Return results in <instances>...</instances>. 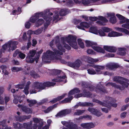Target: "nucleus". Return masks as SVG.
Listing matches in <instances>:
<instances>
[{
	"label": "nucleus",
	"mask_w": 129,
	"mask_h": 129,
	"mask_svg": "<svg viewBox=\"0 0 129 129\" xmlns=\"http://www.w3.org/2000/svg\"><path fill=\"white\" fill-rule=\"evenodd\" d=\"M77 37L75 36L69 35L67 37H62L61 38V40L63 44L64 45V48L68 50H70L71 49V47L65 43L67 41L69 44L72 47L75 49H77L78 47L76 42Z\"/></svg>",
	"instance_id": "1"
},
{
	"label": "nucleus",
	"mask_w": 129,
	"mask_h": 129,
	"mask_svg": "<svg viewBox=\"0 0 129 129\" xmlns=\"http://www.w3.org/2000/svg\"><path fill=\"white\" fill-rule=\"evenodd\" d=\"M107 99H109L108 100H106L104 101L106 103L97 99L95 100L94 101L103 106L109 108L110 109L111 106L115 108L117 107V104L115 103L114 100L112 98L108 97Z\"/></svg>",
	"instance_id": "2"
},
{
	"label": "nucleus",
	"mask_w": 129,
	"mask_h": 129,
	"mask_svg": "<svg viewBox=\"0 0 129 129\" xmlns=\"http://www.w3.org/2000/svg\"><path fill=\"white\" fill-rule=\"evenodd\" d=\"M55 84V83L49 81L43 83L35 82L34 83L33 86L35 89L43 90L45 89L46 87L53 86Z\"/></svg>",
	"instance_id": "3"
},
{
	"label": "nucleus",
	"mask_w": 129,
	"mask_h": 129,
	"mask_svg": "<svg viewBox=\"0 0 129 129\" xmlns=\"http://www.w3.org/2000/svg\"><path fill=\"white\" fill-rule=\"evenodd\" d=\"M18 44V42L17 41H9L7 43H5L3 46L2 49V52H4L5 51L7 48L8 47L9 48L8 50L9 52L15 50L17 47V45Z\"/></svg>",
	"instance_id": "4"
},
{
	"label": "nucleus",
	"mask_w": 129,
	"mask_h": 129,
	"mask_svg": "<svg viewBox=\"0 0 129 129\" xmlns=\"http://www.w3.org/2000/svg\"><path fill=\"white\" fill-rule=\"evenodd\" d=\"M116 16L119 20L120 24H122H122L121 25L122 26L129 29V19L126 18L124 17L120 14H116Z\"/></svg>",
	"instance_id": "5"
},
{
	"label": "nucleus",
	"mask_w": 129,
	"mask_h": 129,
	"mask_svg": "<svg viewBox=\"0 0 129 129\" xmlns=\"http://www.w3.org/2000/svg\"><path fill=\"white\" fill-rule=\"evenodd\" d=\"M39 58V55L36 56H35V57L27 55L26 57L25 60L26 62L29 63H32L34 62L35 61L37 63L38 62Z\"/></svg>",
	"instance_id": "6"
},
{
	"label": "nucleus",
	"mask_w": 129,
	"mask_h": 129,
	"mask_svg": "<svg viewBox=\"0 0 129 129\" xmlns=\"http://www.w3.org/2000/svg\"><path fill=\"white\" fill-rule=\"evenodd\" d=\"M43 13L42 12L37 13L35 14L34 17L30 18L29 21L32 23H34L37 19H39L40 17L43 16Z\"/></svg>",
	"instance_id": "7"
},
{
	"label": "nucleus",
	"mask_w": 129,
	"mask_h": 129,
	"mask_svg": "<svg viewBox=\"0 0 129 129\" xmlns=\"http://www.w3.org/2000/svg\"><path fill=\"white\" fill-rule=\"evenodd\" d=\"M81 63L80 60L77 59L74 62H69L68 63V65L70 67L73 68H79L80 66Z\"/></svg>",
	"instance_id": "8"
},
{
	"label": "nucleus",
	"mask_w": 129,
	"mask_h": 129,
	"mask_svg": "<svg viewBox=\"0 0 129 129\" xmlns=\"http://www.w3.org/2000/svg\"><path fill=\"white\" fill-rule=\"evenodd\" d=\"M70 112L69 110L65 109L62 110L58 112L56 115L57 117H61L66 116L67 115L70 113Z\"/></svg>",
	"instance_id": "9"
},
{
	"label": "nucleus",
	"mask_w": 129,
	"mask_h": 129,
	"mask_svg": "<svg viewBox=\"0 0 129 129\" xmlns=\"http://www.w3.org/2000/svg\"><path fill=\"white\" fill-rule=\"evenodd\" d=\"M88 110L92 114L97 116L99 117L102 115V114L101 112L95 109L89 107Z\"/></svg>",
	"instance_id": "10"
},
{
	"label": "nucleus",
	"mask_w": 129,
	"mask_h": 129,
	"mask_svg": "<svg viewBox=\"0 0 129 129\" xmlns=\"http://www.w3.org/2000/svg\"><path fill=\"white\" fill-rule=\"evenodd\" d=\"M103 48L106 51L110 52H115L117 50L116 47L113 46L105 45Z\"/></svg>",
	"instance_id": "11"
},
{
	"label": "nucleus",
	"mask_w": 129,
	"mask_h": 129,
	"mask_svg": "<svg viewBox=\"0 0 129 129\" xmlns=\"http://www.w3.org/2000/svg\"><path fill=\"white\" fill-rule=\"evenodd\" d=\"M54 43L56 44V46L59 51L64 52H65V50L64 48L62 45L60 44L59 39L55 40Z\"/></svg>",
	"instance_id": "12"
},
{
	"label": "nucleus",
	"mask_w": 129,
	"mask_h": 129,
	"mask_svg": "<svg viewBox=\"0 0 129 129\" xmlns=\"http://www.w3.org/2000/svg\"><path fill=\"white\" fill-rule=\"evenodd\" d=\"M31 117L30 115L28 116L25 115L21 116H15V117L17 121L19 122H22L26 119L27 120L29 119Z\"/></svg>",
	"instance_id": "13"
},
{
	"label": "nucleus",
	"mask_w": 129,
	"mask_h": 129,
	"mask_svg": "<svg viewBox=\"0 0 129 129\" xmlns=\"http://www.w3.org/2000/svg\"><path fill=\"white\" fill-rule=\"evenodd\" d=\"M53 50L54 52H53L50 51V50H48L47 51V53L50 56L54 55L56 54H59L61 55L63 54V53L62 52H60L57 49H54Z\"/></svg>",
	"instance_id": "14"
},
{
	"label": "nucleus",
	"mask_w": 129,
	"mask_h": 129,
	"mask_svg": "<svg viewBox=\"0 0 129 129\" xmlns=\"http://www.w3.org/2000/svg\"><path fill=\"white\" fill-rule=\"evenodd\" d=\"M81 126L83 128L87 129H90L95 126L94 124L92 122L81 123Z\"/></svg>",
	"instance_id": "15"
},
{
	"label": "nucleus",
	"mask_w": 129,
	"mask_h": 129,
	"mask_svg": "<svg viewBox=\"0 0 129 129\" xmlns=\"http://www.w3.org/2000/svg\"><path fill=\"white\" fill-rule=\"evenodd\" d=\"M89 26V24L87 22H82L80 23V25L78 26L77 27L79 29L84 30V28H88Z\"/></svg>",
	"instance_id": "16"
},
{
	"label": "nucleus",
	"mask_w": 129,
	"mask_h": 129,
	"mask_svg": "<svg viewBox=\"0 0 129 129\" xmlns=\"http://www.w3.org/2000/svg\"><path fill=\"white\" fill-rule=\"evenodd\" d=\"M114 81L116 82H117L120 83H121V82L122 80H125V81L129 82V80L125 78H124L119 77V76H115V77L113 78Z\"/></svg>",
	"instance_id": "17"
},
{
	"label": "nucleus",
	"mask_w": 129,
	"mask_h": 129,
	"mask_svg": "<svg viewBox=\"0 0 129 129\" xmlns=\"http://www.w3.org/2000/svg\"><path fill=\"white\" fill-rule=\"evenodd\" d=\"M67 94L66 93L63 94L61 95L57 96V98L53 99L52 100L50 101V102L54 103L57 102L59 101L62 99L67 95Z\"/></svg>",
	"instance_id": "18"
},
{
	"label": "nucleus",
	"mask_w": 129,
	"mask_h": 129,
	"mask_svg": "<svg viewBox=\"0 0 129 129\" xmlns=\"http://www.w3.org/2000/svg\"><path fill=\"white\" fill-rule=\"evenodd\" d=\"M81 91L78 88L76 87L71 90L69 92L68 96L69 97L70 95L79 93Z\"/></svg>",
	"instance_id": "19"
},
{
	"label": "nucleus",
	"mask_w": 129,
	"mask_h": 129,
	"mask_svg": "<svg viewBox=\"0 0 129 129\" xmlns=\"http://www.w3.org/2000/svg\"><path fill=\"white\" fill-rule=\"evenodd\" d=\"M120 84H121L122 86H120L118 85L119 88H117L121 90H124L125 88H127L129 85V83H128V82L126 81L124 82L123 80L121 81Z\"/></svg>",
	"instance_id": "20"
},
{
	"label": "nucleus",
	"mask_w": 129,
	"mask_h": 129,
	"mask_svg": "<svg viewBox=\"0 0 129 129\" xmlns=\"http://www.w3.org/2000/svg\"><path fill=\"white\" fill-rule=\"evenodd\" d=\"M95 91L96 93H100L101 94L103 93H107L106 89L104 87H100L98 88H96Z\"/></svg>",
	"instance_id": "21"
},
{
	"label": "nucleus",
	"mask_w": 129,
	"mask_h": 129,
	"mask_svg": "<svg viewBox=\"0 0 129 129\" xmlns=\"http://www.w3.org/2000/svg\"><path fill=\"white\" fill-rule=\"evenodd\" d=\"M70 12V11L69 10L66 8H63L60 10L59 13L60 16H63L68 14Z\"/></svg>",
	"instance_id": "22"
},
{
	"label": "nucleus",
	"mask_w": 129,
	"mask_h": 129,
	"mask_svg": "<svg viewBox=\"0 0 129 129\" xmlns=\"http://www.w3.org/2000/svg\"><path fill=\"white\" fill-rule=\"evenodd\" d=\"M122 35V34H120L117 32L112 31L108 33V36L110 37H114L119 36Z\"/></svg>",
	"instance_id": "23"
},
{
	"label": "nucleus",
	"mask_w": 129,
	"mask_h": 129,
	"mask_svg": "<svg viewBox=\"0 0 129 129\" xmlns=\"http://www.w3.org/2000/svg\"><path fill=\"white\" fill-rule=\"evenodd\" d=\"M91 66L94 68L97 69L95 70V71L98 73L100 74H101V73L100 70L104 69L105 68V67L103 66H101L96 65H93Z\"/></svg>",
	"instance_id": "24"
},
{
	"label": "nucleus",
	"mask_w": 129,
	"mask_h": 129,
	"mask_svg": "<svg viewBox=\"0 0 129 129\" xmlns=\"http://www.w3.org/2000/svg\"><path fill=\"white\" fill-rule=\"evenodd\" d=\"M79 106H82V107H85V106H91L92 107L93 106V104L92 103L89 102H79L78 103Z\"/></svg>",
	"instance_id": "25"
},
{
	"label": "nucleus",
	"mask_w": 129,
	"mask_h": 129,
	"mask_svg": "<svg viewBox=\"0 0 129 129\" xmlns=\"http://www.w3.org/2000/svg\"><path fill=\"white\" fill-rule=\"evenodd\" d=\"M66 126L70 129H77L78 127L77 124L72 122H69L66 124Z\"/></svg>",
	"instance_id": "26"
},
{
	"label": "nucleus",
	"mask_w": 129,
	"mask_h": 129,
	"mask_svg": "<svg viewBox=\"0 0 129 129\" xmlns=\"http://www.w3.org/2000/svg\"><path fill=\"white\" fill-rule=\"evenodd\" d=\"M83 60L85 62H87L88 63H90V62H96L97 61H95L94 59L87 56L83 57Z\"/></svg>",
	"instance_id": "27"
},
{
	"label": "nucleus",
	"mask_w": 129,
	"mask_h": 129,
	"mask_svg": "<svg viewBox=\"0 0 129 129\" xmlns=\"http://www.w3.org/2000/svg\"><path fill=\"white\" fill-rule=\"evenodd\" d=\"M13 125L15 128L22 129L23 128L24 123L21 124L19 122L13 123Z\"/></svg>",
	"instance_id": "28"
},
{
	"label": "nucleus",
	"mask_w": 129,
	"mask_h": 129,
	"mask_svg": "<svg viewBox=\"0 0 129 129\" xmlns=\"http://www.w3.org/2000/svg\"><path fill=\"white\" fill-rule=\"evenodd\" d=\"M92 48L95 51L98 52L104 53L105 51L102 48L98 46H92Z\"/></svg>",
	"instance_id": "29"
},
{
	"label": "nucleus",
	"mask_w": 129,
	"mask_h": 129,
	"mask_svg": "<svg viewBox=\"0 0 129 129\" xmlns=\"http://www.w3.org/2000/svg\"><path fill=\"white\" fill-rule=\"evenodd\" d=\"M33 122L30 121L29 122L24 123V128H26L25 129H32Z\"/></svg>",
	"instance_id": "30"
},
{
	"label": "nucleus",
	"mask_w": 129,
	"mask_h": 129,
	"mask_svg": "<svg viewBox=\"0 0 129 129\" xmlns=\"http://www.w3.org/2000/svg\"><path fill=\"white\" fill-rule=\"evenodd\" d=\"M119 55L121 56H124L126 54V49L125 48H118Z\"/></svg>",
	"instance_id": "31"
},
{
	"label": "nucleus",
	"mask_w": 129,
	"mask_h": 129,
	"mask_svg": "<svg viewBox=\"0 0 129 129\" xmlns=\"http://www.w3.org/2000/svg\"><path fill=\"white\" fill-rule=\"evenodd\" d=\"M107 67L110 69L112 70L114 69L118 68L120 66L117 63H115L111 65H108Z\"/></svg>",
	"instance_id": "32"
},
{
	"label": "nucleus",
	"mask_w": 129,
	"mask_h": 129,
	"mask_svg": "<svg viewBox=\"0 0 129 129\" xmlns=\"http://www.w3.org/2000/svg\"><path fill=\"white\" fill-rule=\"evenodd\" d=\"M89 32L92 33L98 34V31L97 28L96 27L94 26H91L89 28Z\"/></svg>",
	"instance_id": "33"
},
{
	"label": "nucleus",
	"mask_w": 129,
	"mask_h": 129,
	"mask_svg": "<svg viewBox=\"0 0 129 129\" xmlns=\"http://www.w3.org/2000/svg\"><path fill=\"white\" fill-rule=\"evenodd\" d=\"M83 96L87 98H90L92 95L90 92L89 91H87L86 90L84 89L83 90Z\"/></svg>",
	"instance_id": "34"
},
{
	"label": "nucleus",
	"mask_w": 129,
	"mask_h": 129,
	"mask_svg": "<svg viewBox=\"0 0 129 129\" xmlns=\"http://www.w3.org/2000/svg\"><path fill=\"white\" fill-rule=\"evenodd\" d=\"M49 55L47 53V52L46 53H44L42 57V60L44 62L46 63H50V61H46V60L48 59V58Z\"/></svg>",
	"instance_id": "35"
},
{
	"label": "nucleus",
	"mask_w": 129,
	"mask_h": 129,
	"mask_svg": "<svg viewBox=\"0 0 129 129\" xmlns=\"http://www.w3.org/2000/svg\"><path fill=\"white\" fill-rule=\"evenodd\" d=\"M66 76H58L57 79H53L52 80V81L54 82H60L62 81L63 80L59 79H65L66 78Z\"/></svg>",
	"instance_id": "36"
},
{
	"label": "nucleus",
	"mask_w": 129,
	"mask_h": 129,
	"mask_svg": "<svg viewBox=\"0 0 129 129\" xmlns=\"http://www.w3.org/2000/svg\"><path fill=\"white\" fill-rule=\"evenodd\" d=\"M30 74L32 77L35 79L40 77L38 74L33 70H32L30 72Z\"/></svg>",
	"instance_id": "37"
},
{
	"label": "nucleus",
	"mask_w": 129,
	"mask_h": 129,
	"mask_svg": "<svg viewBox=\"0 0 129 129\" xmlns=\"http://www.w3.org/2000/svg\"><path fill=\"white\" fill-rule=\"evenodd\" d=\"M22 110L25 113L27 114L31 113L32 112V111L30 108L27 107L25 106L22 107Z\"/></svg>",
	"instance_id": "38"
},
{
	"label": "nucleus",
	"mask_w": 129,
	"mask_h": 129,
	"mask_svg": "<svg viewBox=\"0 0 129 129\" xmlns=\"http://www.w3.org/2000/svg\"><path fill=\"white\" fill-rule=\"evenodd\" d=\"M86 46L87 47L93 46V45H97V44L96 43L91 42L90 41L86 40L85 41Z\"/></svg>",
	"instance_id": "39"
},
{
	"label": "nucleus",
	"mask_w": 129,
	"mask_h": 129,
	"mask_svg": "<svg viewBox=\"0 0 129 129\" xmlns=\"http://www.w3.org/2000/svg\"><path fill=\"white\" fill-rule=\"evenodd\" d=\"M27 101L29 103L28 105L30 107H32L37 103V102L35 100H29L27 99Z\"/></svg>",
	"instance_id": "40"
},
{
	"label": "nucleus",
	"mask_w": 129,
	"mask_h": 129,
	"mask_svg": "<svg viewBox=\"0 0 129 129\" xmlns=\"http://www.w3.org/2000/svg\"><path fill=\"white\" fill-rule=\"evenodd\" d=\"M116 29L119 31L125 33L126 34H129V31L126 29L119 27H117Z\"/></svg>",
	"instance_id": "41"
},
{
	"label": "nucleus",
	"mask_w": 129,
	"mask_h": 129,
	"mask_svg": "<svg viewBox=\"0 0 129 129\" xmlns=\"http://www.w3.org/2000/svg\"><path fill=\"white\" fill-rule=\"evenodd\" d=\"M44 22V20L42 19H38V21L36 22L35 25L36 27H38L43 24Z\"/></svg>",
	"instance_id": "42"
},
{
	"label": "nucleus",
	"mask_w": 129,
	"mask_h": 129,
	"mask_svg": "<svg viewBox=\"0 0 129 129\" xmlns=\"http://www.w3.org/2000/svg\"><path fill=\"white\" fill-rule=\"evenodd\" d=\"M73 98V97L72 96H71L69 98H65L64 100H62L61 102V103L63 104L70 102L71 101Z\"/></svg>",
	"instance_id": "43"
},
{
	"label": "nucleus",
	"mask_w": 129,
	"mask_h": 129,
	"mask_svg": "<svg viewBox=\"0 0 129 129\" xmlns=\"http://www.w3.org/2000/svg\"><path fill=\"white\" fill-rule=\"evenodd\" d=\"M106 86H108L109 85H111L113 87H114L115 88H119L118 85H117L115 83L112 82H109L106 84Z\"/></svg>",
	"instance_id": "44"
},
{
	"label": "nucleus",
	"mask_w": 129,
	"mask_h": 129,
	"mask_svg": "<svg viewBox=\"0 0 129 129\" xmlns=\"http://www.w3.org/2000/svg\"><path fill=\"white\" fill-rule=\"evenodd\" d=\"M85 110H77L76 112L74 113V115H80L84 113Z\"/></svg>",
	"instance_id": "45"
},
{
	"label": "nucleus",
	"mask_w": 129,
	"mask_h": 129,
	"mask_svg": "<svg viewBox=\"0 0 129 129\" xmlns=\"http://www.w3.org/2000/svg\"><path fill=\"white\" fill-rule=\"evenodd\" d=\"M77 41L78 44L79 45L80 47L82 48H84V44L81 39H78Z\"/></svg>",
	"instance_id": "46"
},
{
	"label": "nucleus",
	"mask_w": 129,
	"mask_h": 129,
	"mask_svg": "<svg viewBox=\"0 0 129 129\" xmlns=\"http://www.w3.org/2000/svg\"><path fill=\"white\" fill-rule=\"evenodd\" d=\"M109 21L112 24L115 23L117 22L116 17L114 15L113 16L111 17L110 18Z\"/></svg>",
	"instance_id": "47"
},
{
	"label": "nucleus",
	"mask_w": 129,
	"mask_h": 129,
	"mask_svg": "<svg viewBox=\"0 0 129 129\" xmlns=\"http://www.w3.org/2000/svg\"><path fill=\"white\" fill-rule=\"evenodd\" d=\"M36 53V51L35 50H30L29 51V53L27 55L30 56L34 57V56Z\"/></svg>",
	"instance_id": "48"
},
{
	"label": "nucleus",
	"mask_w": 129,
	"mask_h": 129,
	"mask_svg": "<svg viewBox=\"0 0 129 129\" xmlns=\"http://www.w3.org/2000/svg\"><path fill=\"white\" fill-rule=\"evenodd\" d=\"M52 19V17L50 16H45L44 19L46 21V22L48 23V24H50V21Z\"/></svg>",
	"instance_id": "49"
},
{
	"label": "nucleus",
	"mask_w": 129,
	"mask_h": 129,
	"mask_svg": "<svg viewBox=\"0 0 129 129\" xmlns=\"http://www.w3.org/2000/svg\"><path fill=\"white\" fill-rule=\"evenodd\" d=\"M90 3L89 0H82L81 1V4H82L85 6H87Z\"/></svg>",
	"instance_id": "50"
},
{
	"label": "nucleus",
	"mask_w": 129,
	"mask_h": 129,
	"mask_svg": "<svg viewBox=\"0 0 129 129\" xmlns=\"http://www.w3.org/2000/svg\"><path fill=\"white\" fill-rule=\"evenodd\" d=\"M88 73L91 75H94L96 74V72L94 69L90 68L87 70Z\"/></svg>",
	"instance_id": "51"
},
{
	"label": "nucleus",
	"mask_w": 129,
	"mask_h": 129,
	"mask_svg": "<svg viewBox=\"0 0 129 129\" xmlns=\"http://www.w3.org/2000/svg\"><path fill=\"white\" fill-rule=\"evenodd\" d=\"M33 120L34 122L36 123H39L42 121L43 120L40 118L35 117L33 118Z\"/></svg>",
	"instance_id": "52"
},
{
	"label": "nucleus",
	"mask_w": 129,
	"mask_h": 129,
	"mask_svg": "<svg viewBox=\"0 0 129 129\" xmlns=\"http://www.w3.org/2000/svg\"><path fill=\"white\" fill-rule=\"evenodd\" d=\"M98 19L100 20L103 21L104 23H107L108 22V20L106 18L102 16H100L98 17Z\"/></svg>",
	"instance_id": "53"
},
{
	"label": "nucleus",
	"mask_w": 129,
	"mask_h": 129,
	"mask_svg": "<svg viewBox=\"0 0 129 129\" xmlns=\"http://www.w3.org/2000/svg\"><path fill=\"white\" fill-rule=\"evenodd\" d=\"M86 88H89V90L91 91H93L96 88L95 87L92 85H86Z\"/></svg>",
	"instance_id": "54"
},
{
	"label": "nucleus",
	"mask_w": 129,
	"mask_h": 129,
	"mask_svg": "<svg viewBox=\"0 0 129 129\" xmlns=\"http://www.w3.org/2000/svg\"><path fill=\"white\" fill-rule=\"evenodd\" d=\"M55 14L53 16V21H54L55 20H58L59 18V15L58 13V12L56 11Z\"/></svg>",
	"instance_id": "55"
},
{
	"label": "nucleus",
	"mask_w": 129,
	"mask_h": 129,
	"mask_svg": "<svg viewBox=\"0 0 129 129\" xmlns=\"http://www.w3.org/2000/svg\"><path fill=\"white\" fill-rule=\"evenodd\" d=\"M57 60H60L61 62L62 63L65 64L66 63V61L63 59H61V57L60 56H59L58 57L55 56L54 57Z\"/></svg>",
	"instance_id": "56"
},
{
	"label": "nucleus",
	"mask_w": 129,
	"mask_h": 129,
	"mask_svg": "<svg viewBox=\"0 0 129 129\" xmlns=\"http://www.w3.org/2000/svg\"><path fill=\"white\" fill-rule=\"evenodd\" d=\"M98 34H99L100 36H104L105 35V34L102 29H100L98 30Z\"/></svg>",
	"instance_id": "57"
},
{
	"label": "nucleus",
	"mask_w": 129,
	"mask_h": 129,
	"mask_svg": "<svg viewBox=\"0 0 129 129\" xmlns=\"http://www.w3.org/2000/svg\"><path fill=\"white\" fill-rule=\"evenodd\" d=\"M61 72L60 70L54 69L52 71V74L54 75H58L60 74Z\"/></svg>",
	"instance_id": "58"
},
{
	"label": "nucleus",
	"mask_w": 129,
	"mask_h": 129,
	"mask_svg": "<svg viewBox=\"0 0 129 129\" xmlns=\"http://www.w3.org/2000/svg\"><path fill=\"white\" fill-rule=\"evenodd\" d=\"M66 5L67 6L71 7L73 3L72 1L71 0H66Z\"/></svg>",
	"instance_id": "59"
},
{
	"label": "nucleus",
	"mask_w": 129,
	"mask_h": 129,
	"mask_svg": "<svg viewBox=\"0 0 129 129\" xmlns=\"http://www.w3.org/2000/svg\"><path fill=\"white\" fill-rule=\"evenodd\" d=\"M102 29L104 31V32L108 33L111 31L112 29L108 27H104L102 28Z\"/></svg>",
	"instance_id": "60"
},
{
	"label": "nucleus",
	"mask_w": 129,
	"mask_h": 129,
	"mask_svg": "<svg viewBox=\"0 0 129 129\" xmlns=\"http://www.w3.org/2000/svg\"><path fill=\"white\" fill-rule=\"evenodd\" d=\"M43 30V28H39L35 31L34 34L36 35L40 34L42 32Z\"/></svg>",
	"instance_id": "61"
},
{
	"label": "nucleus",
	"mask_w": 129,
	"mask_h": 129,
	"mask_svg": "<svg viewBox=\"0 0 129 129\" xmlns=\"http://www.w3.org/2000/svg\"><path fill=\"white\" fill-rule=\"evenodd\" d=\"M21 68H19L14 67L12 68V71L17 72L21 70Z\"/></svg>",
	"instance_id": "62"
},
{
	"label": "nucleus",
	"mask_w": 129,
	"mask_h": 129,
	"mask_svg": "<svg viewBox=\"0 0 129 129\" xmlns=\"http://www.w3.org/2000/svg\"><path fill=\"white\" fill-rule=\"evenodd\" d=\"M129 106V103H128L126 105L123 106L121 108V111H123L125 110Z\"/></svg>",
	"instance_id": "63"
},
{
	"label": "nucleus",
	"mask_w": 129,
	"mask_h": 129,
	"mask_svg": "<svg viewBox=\"0 0 129 129\" xmlns=\"http://www.w3.org/2000/svg\"><path fill=\"white\" fill-rule=\"evenodd\" d=\"M19 57L22 59H24L25 57V55L21 52H19Z\"/></svg>",
	"instance_id": "64"
}]
</instances>
